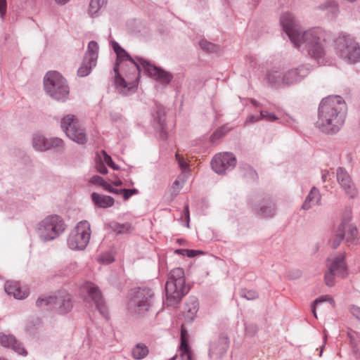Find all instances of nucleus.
<instances>
[{"mask_svg": "<svg viewBox=\"0 0 360 360\" xmlns=\"http://www.w3.org/2000/svg\"><path fill=\"white\" fill-rule=\"evenodd\" d=\"M280 24L295 47L304 45L311 58L320 65L325 64L326 44L332 38L330 32L321 27L302 32L294 15L288 12L281 15Z\"/></svg>", "mask_w": 360, "mask_h": 360, "instance_id": "1", "label": "nucleus"}, {"mask_svg": "<svg viewBox=\"0 0 360 360\" xmlns=\"http://www.w3.org/2000/svg\"><path fill=\"white\" fill-rule=\"evenodd\" d=\"M347 105L340 96H329L322 99L318 112L317 127L326 134H335L345 123Z\"/></svg>", "mask_w": 360, "mask_h": 360, "instance_id": "2", "label": "nucleus"}, {"mask_svg": "<svg viewBox=\"0 0 360 360\" xmlns=\"http://www.w3.org/2000/svg\"><path fill=\"white\" fill-rule=\"evenodd\" d=\"M112 47L117 54L116 63L114 66L115 72V84L118 91L122 94H127L129 88H127V84L120 73L119 69L121 68L126 77L130 79L136 80L140 76V63L139 56L131 57L120 44L116 41L112 42Z\"/></svg>", "mask_w": 360, "mask_h": 360, "instance_id": "3", "label": "nucleus"}, {"mask_svg": "<svg viewBox=\"0 0 360 360\" xmlns=\"http://www.w3.org/2000/svg\"><path fill=\"white\" fill-rule=\"evenodd\" d=\"M189 290V285L186 284L184 269L179 267L173 269L168 274L165 284L167 304L174 306L178 304Z\"/></svg>", "mask_w": 360, "mask_h": 360, "instance_id": "4", "label": "nucleus"}, {"mask_svg": "<svg viewBox=\"0 0 360 360\" xmlns=\"http://www.w3.org/2000/svg\"><path fill=\"white\" fill-rule=\"evenodd\" d=\"M46 94L57 101L65 102L69 96V86L65 79L57 71L48 72L44 78Z\"/></svg>", "mask_w": 360, "mask_h": 360, "instance_id": "5", "label": "nucleus"}, {"mask_svg": "<svg viewBox=\"0 0 360 360\" xmlns=\"http://www.w3.org/2000/svg\"><path fill=\"white\" fill-rule=\"evenodd\" d=\"M309 73V68L306 65H300L297 68L288 70L284 73L277 70L269 71L267 80L270 85L275 86H290L300 82Z\"/></svg>", "mask_w": 360, "mask_h": 360, "instance_id": "6", "label": "nucleus"}, {"mask_svg": "<svg viewBox=\"0 0 360 360\" xmlns=\"http://www.w3.org/2000/svg\"><path fill=\"white\" fill-rule=\"evenodd\" d=\"M66 225L58 215L46 217L37 225V233L44 242L53 240L59 237L65 230Z\"/></svg>", "mask_w": 360, "mask_h": 360, "instance_id": "7", "label": "nucleus"}, {"mask_svg": "<svg viewBox=\"0 0 360 360\" xmlns=\"http://www.w3.org/2000/svg\"><path fill=\"white\" fill-rule=\"evenodd\" d=\"M327 270L324 274V282L328 287L335 284V278H345L348 275L347 266L344 252L332 255L326 261Z\"/></svg>", "mask_w": 360, "mask_h": 360, "instance_id": "8", "label": "nucleus"}, {"mask_svg": "<svg viewBox=\"0 0 360 360\" xmlns=\"http://www.w3.org/2000/svg\"><path fill=\"white\" fill-rule=\"evenodd\" d=\"M335 43L340 57L345 61L355 63L360 60V46L351 35L341 33Z\"/></svg>", "mask_w": 360, "mask_h": 360, "instance_id": "9", "label": "nucleus"}, {"mask_svg": "<svg viewBox=\"0 0 360 360\" xmlns=\"http://www.w3.org/2000/svg\"><path fill=\"white\" fill-rule=\"evenodd\" d=\"M155 303V294L148 288H139L128 302V309L131 313L143 314Z\"/></svg>", "mask_w": 360, "mask_h": 360, "instance_id": "10", "label": "nucleus"}, {"mask_svg": "<svg viewBox=\"0 0 360 360\" xmlns=\"http://www.w3.org/2000/svg\"><path fill=\"white\" fill-rule=\"evenodd\" d=\"M90 224L84 220L78 222L68 238V245L72 250H84L91 237Z\"/></svg>", "mask_w": 360, "mask_h": 360, "instance_id": "11", "label": "nucleus"}, {"mask_svg": "<svg viewBox=\"0 0 360 360\" xmlns=\"http://www.w3.org/2000/svg\"><path fill=\"white\" fill-rule=\"evenodd\" d=\"M61 128L73 141L78 144H85L87 141L86 132L80 125L78 120L72 115H68L63 117L60 122Z\"/></svg>", "mask_w": 360, "mask_h": 360, "instance_id": "12", "label": "nucleus"}, {"mask_svg": "<svg viewBox=\"0 0 360 360\" xmlns=\"http://www.w3.org/2000/svg\"><path fill=\"white\" fill-rule=\"evenodd\" d=\"M138 60L140 63V72L143 70L149 77L162 84H168L172 81L173 77L170 72L155 66L143 58Z\"/></svg>", "mask_w": 360, "mask_h": 360, "instance_id": "13", "label": "nucleus"}, {"mask_svg": "<svg viewBox=\"0 0 360 360\" xmlns=\"http://www.w3.org/2000/svg\"><path fill=\"white\" fill-rule=\"evenodd\" d=\"M236 162V156L232 153L225 152L216 155L211 161V166L216 173L223 174L226 170L234 168Z\"/></svg>", "mask_w": 360, "mask_h": 360, "instance_id": "14", "label": "nucleus"}, {"mask_svg": "<svg viewBox=\"0 0 360 360\" xmlns=\"http://www.w3.org/2000/svg\"><path fill=\"white\" fill-rule=\"evenodd\" d=\"M336 177L338 182L345 191L346 193L350 198H354L356 195V190L347 170L342 167H338Z\"/></svg>", "mask_w": 360, "mask_h": 360, "instance_id": "15", "label": "nucleus"}, {"mask_svg": "<svg viewBox=\"0 0 360 360\" xmlns=\"http://www.w3.org/2000/svg\"><path fill=\"white\" fill-rule=\"evenodd\" d=\"M229 340L227 336L220 335L219 338L211 342L209 349V356L212 359L221 358L229 347Z\"/></svg>", "mask_w": 360, "mask_h": 360, "instance_id": "16", "label": "nucleus"}, {"mask_svg": "<svg viewBox=\"0 0 360 360\" xmlns=\"http://www.w3.org/2000/svg\"><path fill=\"white\" fill-rule=\"evenodd\" d=\"M87 292L89 296L94 301L96 309L100 314L105 319L108 318V311L107 307L103 301L102 295L98 288L91 283L87 286Z\"/></svg>", "mask_w": 360, "mask_h": 360, "instance_id": "17", "label": "nucleus"}, {"mask_svg": "<svg viewBox=\"0 0 360 360\" xmlns=\"http://www.w3.org/2000/svg\"><path fill=\"white\" fill-rule=\"evenodd\" d=\"M254 213L262 218H271L276 214V205L270 198L263 199L258 206L252 208Z\"/></svg>", "mask_w": 360, "mask_h": 360, "instance_id": "18", "label": "nucleus"}, {"mask_svg": "<svg viewBox=\"0 0 360 360\" xmlns=\"http://www.w3.org/2000/svg\"><path fill=\"white\" fill-rule=\"evenodd\" d=\"M72 308L70 295L66 292H61L54 296L53 309L57 310L59 314H66Z\"/></svg>", "mask_w": 360, "mask_h": 360, "instance_id": "19", "label": "nucleus"}, {"mask_svg": "<svg viewBox=\"0 0 360 360\" xmlns=\"http://www.w3.org/2000/svg\"><path fill=\"white\" fill-rule=\"evenodd\" d=\"M4 289L8 295H12L14 298L18 300L25 299L29 295L28 289L26 287H21L20 283L17 281H7L5 284Z\"/></svg>", "mask_w": 360, "mask_h": 360, "instance_id": "20", "label": "nucleus"}, {"mask_svg": "<svg viewBox=\"0 0 360 360\" xmlns=\"http://www.w3.org/2000/svg\"><path fill=\"white\" fill-rule=\"evenodd\" d=\"M155 127L160 131V136L165 139L167 131L165 129V110L161 105H156L153 112Z\"/></svg>", "mask_w": 360, "mask_h": 360, "instance_id": "21", "label": "nucleus"}, {"mask_svg": "<svg viewBox=\"0 0 360 360\" xmlns=\"http://www.w3.org/2000/svg\"><path fill=\"white\" fill-rule=\"evenodd\" d=\"M189 335L188 331L181 326V344L179 348V356L181 360H193V353L188 345Z\"/></svg>", "mask_w": 360, "mask_h": 360, "instance_id": "22", "label": "nucleus"}, {"mask_svg": "<svg viewBox=\"0 0 360 360\" xmlns=\"http://www.w3.org/2000/svg\"><path fill=\"white\" fill-rule=\"evenodd\" d=\"M0 343L5 347L11 348L19 354L26 355L27 352L22 344L11 335L0 334Z\"/></svg>", "mask_w": 360, "mask_h": 360, "instance_id": "23", "label": "nucleus"}, {"mask_svg": "<svg viewBox=\"0 0 360 360\" xmlns=\"http://www.w3.org/2000/svg\"><path fill=\"white\" fill-rule=\"evenodd\" d=\"M321 205V195L319 190L316 187L313 186L307 196L306 197L302 205V209L308 210L314 205Z\"/></svg>", "mask_w": 360, "mask_h": 360, "instance_id": "24", "label": "nucleus"}, {"mask_svg": "<svg viewBox=\"0 0 360 360\" xmlns=\"http://www.w3.org/2000/svg\"><path fill=\"white\" fill-rule=\"evenodd\" d=\"M199 309V303L196 298L189 299L186 302L184 309V318L186 321L191 322L194 320Z\"/></svg>", "mask_w": 360, "mask_h": 360, "instance_id": "25", "label": "nucleus"}, {"mask_svg": "<svg viewBox=\"0 0 360 360\" xmlns=\"http://www.w3.org/2000/svg\"><path fill=\"white\" fill-rule=\"evenodd\" d=\"M91 196L93 202L98 207H110L115 202L114 198L109 195H101L94 192L91 193Z\"/></svg>", "mask_w": 360, "mask_h": 360, "instance_id": "26", "label": "nucleus"}, {"mask_svg": "<svg viewBox=\"0 0 360 360\" xmlns=\"http://www.w3.org/2000/svg\"><path fill=\"white\" fill-rule=\"evenodd\" d=\"M345 224L344 223H341L338 226L335 234L331 238L330 244L333 249H336L344 239L345 236Z\"/></svg>", "mask_w": 360, "mask_h": 360, "instance_id": "27", "label": "nucleus"}, {"mask_svg": "<svg viewBox=\"0 0 360 360\" xmlns=\"http://www.w3.org/2000/svg\"><path fill=\"white\" fill-rule=\"evenodd\" d=\"M109 227L113 232L117 234L127 233L133 229L131 224L129 222L120 224L116 221H112L109 224Z\"/></svg>", "mask_w": 360, "mask_h": 360, "instance_id": "28", "label": "nucleus"}, {"mask_svg": "<svg viewBox=\"0 0 360 360\" xmlns=\"http://www.w3.org/2000/svg\"><path fill=\"white\" fill-rule=\"evenodd\" d=\"M345 238L346 242L349 244H356L358 240V231L356 227L351 224L345 223Z\"/></svg>", "mask_w": 360, "mask_h": 360, "instance_id": "29", "label": "nucleus"}, {"mask_svg": "<svg viewBox=\"0 0 360 360\" xmlns=\"http://www.w3.org/2000/svg\"><path fill=\"white\" fill-rule=\"evenodd\" d=\"M48 139L40 134H35L32 139V146L35 150L39 151L47 150Z\"/></svg>", "mask_w": 360, "mask_h": 360, "instance_id": "30", "label": "nucleus"}, {"mask_svg": "<svg viewBox=\"0 0 360 360\" xmlns=\"http://www.w3.org/2000/svg\"><path fill=\"white\" fill-rule=\"evenodd\" d=\"M148 348L146 345L138 343L132 349L131 354L135 359H142L148 355Z\"/></svg>", "mask_w": 360, "mask_h": 360, "instance_id": "31", "label": "nucleus"}, {"mask_svg": "<svg viewBox=\"0 0 360 360\" xmlns=\"http://www.w3.org/2000/svg\"><path fill=\"white\" fill-rule=\"evenodd\" d=\"M96 62L94 64L91 63V60L87 57H85L81 66L77 70V75L83 77L90 74L93 67L96 66Z\"/></svg>", "mask_w": 360, "mask_h": 360, "instance_id": "32", "label": "nucleus"}, {"mask_svg": "<svg viewBox=\"0 0 360 360\" xmlns=\"http://www.w3.org/2000/svg\"><path fill=\"white\" fill-rule=\"evenodd\" d=\"M231 128H229L227 124H224L219 127L210 136V141L214 144H217L219 140L224 137L229 131Z\"/></svg>", "mask_w": 360, "mask_h": 360, "instance_id": "33", "label": "nucleus"}, {"mask_svg": "<svg viewBox=\"0 0 360 360\" xmlns=\"http://www.w3.org/2000/svg\"><path fill=\"white\" fill-rule=\"evenodd\" d=\"M98 45L97 42L94 41H91L88 44V51L87 58L91 60V63L94 64V62L96 63V60L98 58Z\"/></svg>", "mask_w": 360, "mask_h": 360, "instance_id": "34", "label": "nucleus"}, {"mask_svg": "<svg viewBox=\"0 0 360 360\" xmlns=\"http://www.w3.org/2000/svg\"><path fill=\"white\" fill-rule=\"evenodd\" d=\"M240 169L243 172L244 176L249 181H256L258 179V175L256 171L250 165H245L240 167Z\"/></svg>", "mask_w": 360, "mask_h": 360, "instance_id": "35", "label": "nucleus"}, {"mask_svg": "<svg viewBox=\"0 0 360 360\" xmlns=\"http://www.w3.org/2000/svg\"><path fill=\"white\" fill-rule=\"evenodd\" d=\"M105 3L106 0H91L89 8L90 15H94L97 13Z\"/></svg>", "mask_w": 360, "mask_h": 360, "instance_id": "36", "label": "nucleus"}, {"mask_svg": "<svg viewBox=\"0 0 360 360\" xmlns=\"http://www.w3.org/2000/svg\"><path fill=\"white\" fill-rule=\"evenodd\" d=\"M53 301L54 297L52 296L45 298H39L36 302V304L40 308L47 307L48 309H53Z\"/></svg>", "mask_w": 360, "mask_h": 360, "instance_id": "37", "label": "nucleus"}, {"mask_svg": "<svg viewBox=\"0 0 360 360\" xmlns=\"http://www.w3.org/2000/svg\"><path fill=\"white\" fill-rule=\"evenodd\" d=\"M241 297L245 298L248 300H254L258 298L259 295L257 291L254 290L241 289L239 292Z\"/></svg>", "mask_w": 360, "mask_h": 360, "instance_id": "38", "label": "nucleus"}, {"mask_svg": "<svg viewBox=\"0 0 360 360\" xmlns=\"http://www.w3.org/2000/svg\"><path fill=\"white\" fill-rule=\"evenodd\" d=\"M47 143H48L47 150H50L51 148L60 149V148H63V146H64L63 141L61 139L57 138V137L48 139Z\"/></svg>", "mask_w": 360, "mask_h": 360, "instance_id": "39", "label": "nucleus"}, {"mask_svg": "<svg viewBox=\"0 0 360 360\" xmlns=\"http://www.w3.org/2000/svg\"><path fill=\"white\" fill-rule=\"evenodd\" d=\"M200 48L209 53H214L218 51V46L213 43L207 41V40H201L200 41Z\"/></svg>", "mask_w": 360, "mask_h": 360, "instance_id": "40", "label": "nucleus"}, {"mask_svg": "<svg viewBox=\"0 0 360 360\" xmlns=\"http://www.w3.org/2000/svg\"><path fill=\"white\" fill-rule=\"evenodd\" d=\"M120 191H122V195L124 200H127L131 196L139 193V191L136 188H121Z\"/></svg>", "mask_w": 360, "mask_h": 360, "instance_id": "41", "label": "nucleus"}, {"mask_svg": "<svg viewBox=\"0 0 360 360\" xmlns=\"http://www.w3.org/2000/svg\"><path fill=\"white\" fill-rule=\"evenodd\" d=\"M103 153L105 162L114 170H118L120 167L114 163L112 158L108 155L105 150H103Z\"/></svg>", "mask_w": 360, "mask_h": 360, "instance_id": "42", "label": "nucleus"}, {"mask_svg": "<svg viewBox=\"0 0 360 360\" xmlns=\"http://www.w3.org/2000/svg\"><path fill=\"white\" fill-rule=\"evenodd\" d=\"M260 115H261L262 120L266 119L269 121H274L278 119L274 113L269 112L268 111H266V110H261Z\"/></svg>", "mask_w": 360, "mask_h": 360, "instance_id": "43", "label": "nucleus"}, {"mask_svg": "<svg viewBox=\"0 0 360 360\" xmlns=\"http://www.w3.org/2000/svg\"><path fill=\"white\" fill-rule=\"evenodd\" d=\"M89 182L92 184L99 185L103 187L105 181L101 176L98 175H94L91 179Z\"/></svg>", "mask_w": 360, "mask_h": 360, "instance_id": "44", "label": "nucleus"}, {"mask_svg": "<svg viewBox=\"0 0 360 360\" xmlns=\"http://www.w3.org/2000/svg\"><path fill=\"white\" fill-rule=\"evenodd\" d=\"M99 261L103 264H110L114 261V257L109 253L103 254L99 257Z\"/></svg>", "mask_w": 360, "mask_h": 360, "instance_id": "45", "label": "nucleus"}, {"mask_svg": "<svg viewBox=\"0 0 360 360\" xmlns=\"http://www.w3.org/2000/svg\"><path fill=\"white\" fill-rule=\"evenodd\" d=\"M175 157L181 169H186L188 167V163L178 153L175 155Z\"/></svg>", "mask_w": 360, "mask_h": 360, "instance_id": "46", "label": "nucleus"}, {"mask_svg": "<svg viewBox=\"0 0 360 360\" xmlns=\"http://www.w3.org/2000/svg\"><path fill=\"white\" fill-rule=\"evenodd\" d=\"M96 168L97 172L102 174H106L108 173V169L105 164L102 162H98L96 163Z\"/></svg>", "mask_w": 360, "mask_h": 360, "instance_id": "47", "label": "nucleus"}, {"mask_svg": "<svg viewBox=\"0 0 360 360\" xmlns=\"http://www.w3.org/2000/svg\"><path fill=\"white\" fill-rule=\"evenodd\" d=\"M324 301H325V300H324L323 297H319V298L316 299V300L313 302V303H312V304H311V311H312V313H313V314H314V317H316V304H319V303H322V302H323Z\"/></svg>", "mask_w": 360, "mask_h": 360, "instance_id": "48", "label": "nucleus"}, {"mask_svg": "<svg viewBox=\"0 0 360 360\" xmlns=\"http://www.w3.org/2000/svg\"><path fill=\"white\" fill-rule=\"evenodd\" d=\"M352 315L359 321H360V307L352 305L349 309Z\"/></svg>", "mask_w": 360, "mask_h": 360, "instance_id": "49", "label": "nucleus"}, {"mask_svg": "<svg viewBox=\"0 0 360 360\" xmlns=\"http://www.w3.org/2000/svg\"><path fill=\"white\" fill-rule=\"evenodd\" d=\"M6 0H0V16L3 18L6 12Z\"/></svg>", "mask_w": 360, "mask_h": 360, "instance_id": "50", "label": "nucleus"}, {"mask_svg": "<svg viewBox=\"0 0 360 360\" xmlns=\"http://www.w3.org/2000/svg\"><path fill=\"white\" fill-rule=\"evenodd\" d=\"M260 120H262L261 115L260 116L250 115L248 117L246 122L254 123Z\"/></svg>", "mask_w": 360, "mask_h": 360, "instance_id": "51", "label": "nucleus"}, {"mask_svg": "<svg viewBox=\"0 0 360 360\" xmlns=\"http://www.w3.org/2000/svg\"><path fill=\"white\" fill-rule=\"evenodd\" d=\"M184 252H186V256L188 257H194L196 256L198 253H201L200 251L194 250H183Z\"/></svg>", "mask_w": 360, "mask_h": 360, "instance_id": "52", "label": "nucleus"}, {"mask_svg": "<svg viewBox=\"0 0 360 360\" xmlns=\"http://www.w3.org/2000/svg\"><path fill=\"white\" fill-rule=\"evenodd\" d=\"M103 188H104V190H105L110 193H111V191L113 190V188H114L110 184H109L106 181L103 184Z\"/></svg>", "mask_w": 360, "mask_h": 360, "instance_id": "53", "label": "nucleus"}, {"mask_svg": "<svg viewBox=\"0 0 360 360\" xmlns=\"http://www.w3.org/2000/svg\"><path fill=\"white\" fill-rule=\"evenodd\" d=\"M184 216L187 219L188 221H189V209H188V205H186L185 207H184ZM188 224V222H187Z\"/></svg>", "mask_w": 360, "mask_h": 360, "instance_id": "54", "label": "nucleus"}, {"mask_svg": "<svg viewBox=\"0 0 360 360\" xmlns=\"http://www.w3.org/2000/svg\"><path fill=\"white\" fill-rule=\"evenodd\" d=\"M182 250H187V249H177L175 250V253L183 256H186V252H184Z\"/></svg>", "mask_w": 360, "mask_h": 360, "instance_id": "55", "label": "nucleus"}, {"mask_svg": "<svg viewBox=\"0 0 360 360\" xmlns=\"http://www.w3.org/2000/svg\"><path fill=\"white\" fill-rule=\"evenodd\" d=\"M328 174H329V172L327 171H324L322 172L321 179H322L323 182L326 181Z\"/></svg>", "mask_w": 360, "mask_h": 360, "instance_id": "56", "label": "nucleus"}, {"mask_svg": "<svg viewBox=\"0 0 360 360\" xmlns=\"http://www.w3.org/2000/svg\"><path fill=\"white\" fill-rule=\"evenodd\" d=\"M121 189H117V188H113V190L111 191V193H114V194H117V195H119V194H122V191H120Z\"/></svg>", "mask_w": 360, "mask_h": 360, "instance_id": "57", "label": "nucleus"}, {"mask_svg": "<svg viewBox=\"0 0 360 360\" xmlns=\"http://www.w3.org/2000/svg\"><path fill=\"white\" fill-rule=\"evenodd\" d=\"M70 0H55V1L58 4H66L68 1H69Z\"/></svg>", "mask_w": 360, "mask_h": 360, "instance_id": "58", "label": "nucleus"}, {"mask_svg": "<svg viewBox=\"0 0 360 360\" xmlns=\"http://www.w3.org/2000/svg\"><path fill=\"white\" fill-rule=\"evenodd\" d=\"M113 184L116 186H120L122 185V181L120 179H118V180L115 181Z\"/></svg>", "mask_w": 360, "mask_h": 360, "instance_id": "59", "label": "nucleus"}, {"mask_svg": "<svg viewBox=\"0 0 360 360\" xmlns=\"http://www.w3.org/2000/svg\"><path fill=\"white\" fill-rule=\"evenodd\" d=\"M250 102H251V103H252L253 105H255V106H259V103H258L257 101H255V100H254V99H251Z\"/></svg>", "mask_w": 360, "mask_h": 360, "instance_id": "60", "label": "nucleus"}, {"mask_svg": "<svg viewBox=\"0 0 360 360\" xmlns=\"http://www.w3.org/2000/svg\"><path fill=\"white\" fill-rule=\"evenodd\" d=\"M179 184V181L175 180L174 182L173 183V187L175 188V186H178Z\"/></svg>", "mask_w": 360, "mask_h": 360, "instance_id": "61", "label": "nucleus"}, {"mask_svg": "<svg viewBox=\"0 0 360 360\" xmlns=\"http://www.w3.org/2000/svg\"><path fill=\"white\" fill-rule=\"evenodd\" d=\"M300 275H301V273H300L299 271H297L296 272V276H295V278L300 277Z\"/></svg>", "mask_w": 360, "mask_h": 360, "instance_id": "62", "label": "nucleus"}, {"mask_svg": "<svg viewBox=\"0 0 360 360\" xmlns=\"http://www.w3.org/2000/svg\"><path fill=\"white\" fill-rule=\"evenodd\" d=\"M248 58L250 59V61L251 63L253 61V59H254V58H253V57L250 56Z\"/></svg>", "mask_w": 360, "mask_h": 360, "instance_id": "63", "label": "nucleus"}, {"mask_svg": "<svg viewBox=\"0 0 360 360\" xmlns=\"http://www.w3.org/2000/svg\"><path fill=\"white\" fill-rule=\"evenodd\" d=\"M176 355H175L174 356H173L172 358H171L169 360H174L176 358Z\"/></svg>", "mask_w": 360, "mask_h": 360, "instance_id": "64", "label": "nucleus"}]
</instances>
